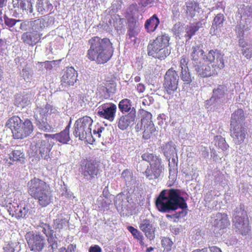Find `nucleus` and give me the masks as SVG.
<instances>
[{"label":"nucleus","instance_id":"6ab92c4d","mask_svg":"<svg viewBox=\"0 0 252 252\" xmlns=\"http://www.w3.org/2000/svg\"><path fill=\"white\" fill-rule=\"evenodd\" d=\"M246 116L244 111L242 108L235 110L231 114L230 126L245 125Z\"/></svg>","mask_w":252,"mask_h":252},{"label":"nucleus","instance_id":"1a4fd4ad","mask_svg":"<svg viewBox=\"0 0 252 252\" xmlns=\"http://www.w3.org/2000/svg\"><path fill=\"white\" fill-rule=\"evenodd\" d=\"M179 76L177 71L172 67L166 71L163 83L164 91L168 94H173L178 87Z\"/></svg>","mask_w":252,"mask_h":252},{"label":"nucleus","instance_id":"bb28decb","mask_svg":"<svg viewBox=\"0 0 252 252\" xmlns=\"http://www.w3.org/2000/svg\"><path fill=\"white\" fill-rule=\"evenodd\" d=\"M34 199L38 200V203L39 205L42 207H45L48 206L52 200V194L50 187L46 189L43 192H42L40 194L37 195V197L34 198Z\"/></svg>","mask_w":252,"mask_h":252},{"label":"nucleus","instance_id":"58836bf2","mask_svg":"<svg viewBox=\"0 0 252 252\" xmlns=\"http://www.w3.org/2000/svg\"><path fill=\"white\" fill-rule=\"evenodd\" d=\"M24 156V150L20 146L15 147L9 154V158H23Z\"/></svg>","mask_w":252,"mask_h":252},{"label":"nucleus","instance_id":"6e6552de","mask_svg":"<svg viewBox=\"0 0 252 252\" xmlns=\"http://www.w3.org/2000/svg\"><path fill=\"white\" fill-rule=\"evenodd\" d=\"M233 225L242 235H246L250 230L247 213L242 210L234 212L232 219Z\"/></svg>","mask_w":252,"mask_h":252},{"label":"nucleus","instance_id":"bf43d9fd","mask_svg":"<svg viewBox=\"0 0 252 252\" xmlns=\"http://www.w3.org/2000/svg\"><path fill=\"white\" fill-rule=\"evenodd\" d=\"M76 249V245L71 244L69 245L67 248L66 249V252H75Z\"/></svg>","mask_w":252,"mask_h":252},{"label":"nucleus","instance_id":"7c9ffc66","mask_svg":"<svg viewBox=\"0 0 252 252\" xmlns=\"http://www.w3.org/2000/svg\"><path fill=\"white\" fill-rule=\"evenodd\" d=\"M202 25L200 22H196L188 25L185 28V37L188 40H190L202 27Z\"/></svg>","mask_w":252,"mask_h":252},{"label":"nucleus","instance_id":"423d86ee","mask_svg":"<svg viewBox=\"0 0 252 252\" xmlns=\"http://www.w3.org/2000/svg\"><path fill=\"white\" fill-rule=\"evenodd\" d=\"M93 121L89 116H84L76 121L73 134L81 140H90L92 137L91 126Z\"/></svg>","mask_w":252,"mask_h":252},{"label":"nucleus","instance_id":"3c124183","mask_svg":"<svg viewBox=\"0 0 252 252\" xmlns=\"http://www.w3.org/2000/svg\"><path fill=\"white\" fill-rule=\"evenodd\" d=\"M183 27L180 23L176 24L173 27V30L175 34L179 35L183 31Z\"/></svg>","mask_w":252,"mask_h":252},{"label":"nucleus","instance_id":"39448f33","mask_svg":"<svg viewBox=\"0 0 252 252\" xmlns=\"http://www.w3.org/2000/svg\"><path fill=\"white\" fill-rule=\"evenodd\" d=\"M170 37L167 33H162L157 37L150 40L148 46V55L155 59L164 60L170 54L168 49L170 45Z\"/></svg>","mask_w":252,"mask_h":252},{"label":"nucleus","instance_id":"5701e85b","mask_svg":"<svg viewBox=\"0 0 252 252\" xmlns=\"http://www.w3.org/2000/svg\"><path fill=\"white\" fill-rule=\"evenodd\" d=\"M9 209L11 212H12V215L15 216L18 218H27L31 214V211L30 210L28 206H19L17 204L16 206L12 205L10 206Z\"/></svg>","mask_w":252,"mask_h":252},{"label":"nucleus","instance_id":"6e6d98bb","mask_svg":"<svg viewBox=\"0 0 252 252\" xmlns=\"http://www.w3.org/2000/svg\"><path fill=\"white\" fill-rule=\"evenodd\" d=\"M101 248L98 245L91 246L89 249V252H101Z\"/></svg>","mask_w":252,"mask_h":252},{"label":"nucleus","instance_id":"680f3d73","mask_svg":"<svg viewBox=\"0 0 252 252\" xmlns=\"http://www.w3.org/2000/svg\"><path fill=\"white\" fill-rule=\"evenodd\" d=\"M4 252H14V249L10 245H7L3 248Z\"/></svg>","mask_w":252,"mask_h":252},{"label":"nucleus","instance_id":"aec40b11","mask_svg":"<svg viewBox=\"0 0 252 252\" xmlns=\"http://www.w3.org/2000/svg\"><path fill=\"white\" fill-rule=\"evenodd\" d=\"M42 35V33L30 31L24 32L22 35L21 38L24 43L33 46L40 41Z\"/></svg>","mask_w":252,"mask_h":252},{"label":"nucleus","instance_id":"72a5a7b5","mask_svg":"<svg viewBox=\"0 0 252 252\" xmlns=\"http://www.w3.org/2000/svg\"><path fill=\"white\" fill-rule=\"evenodd\" d=\"M225 94V87L222 85H219L217 89H215L213 91V94L211 99L213 101H216L223 98Z\"/></svg>","mask_w":252,"mask_h":252},{"label":"nucleus","instance_id":"c9c22d12","mask_svg":"<svg viewBox=\"0 0 252 252\" xmlns=\"http://www.w3.org/2000/svg\"><path fill=\"white\" fill-rule=\"evenodd\" d=\"M127 229L135 239L139 241L140 245H143L144 244L143 236L138 230L132 226H127Z\"/></svg>","mask_w":252,"mask_h":252},{"label":"nucleus","instance_id":"c85d7f7f","mask_svg":"<svg viewBox=\"0 0 252 252\" xmlns=\"http://www.w3.org/2000/svg\"><path fill=\"white\" fill-rule=\"evenodd\" d=\"M186 14L188 17L193 18L200 10L199 4L195 0H189L186 2Z\"/></svg>","mask_w":252,"mask_h":252},{"label":"nucleus","instance_id":"5fc2aeb1","mask_svg":"<svg viewBox=\"0 0 252 252\" xmlns=\"http://www.w3.org/2000/svg\"><path fill=\"white\" fill-rule=\"evenodd\" d=\"M154 2V0H139V4L142 6L146 7L149 5H151Z\"/></svg>","mask_w":252,"mask_h":252},{"label":"nucleus","instance_id":"9d476101","mask_svg":"<svg viewBox=\"0 0 252 252\" xmlns=\"http://www.w3.org/2000/svg\"><path fill=\"white\" fill-rule=\"evenodd\" d=\"M50 187L44 181L34 177L28 183V191L32 197H37V195Z\"/></svg>","mask_w":252,"mask_h":252},{"label":"nucleus","instance_id":"338daca9","mask_svg":"<svg viewBox=\"0 0 252 252\" xmlns=\"http://www.w3.org/2000/svg\"><path fill=\"white\" fill-rule=\"evenodd\" d=\"M58 252H66V248L64 247H63L59 250Z\"/></svg>","mask_w":252,"mask_h":252},{"label":"nucleus","instance_id":"20e7f679","mask_svg":"<svg viewBox=\"0 0 252 252\" xmlns=\"http://www.w3.org/2000/svg\"><path fill=\"white\" fill-rule=\"evenodd\" d=\"M5 126L11 130L14 139H23L27 138L33 130V125L30 119H26L23 121L17 116H13L9 118Z\"/></svg>","mask_w":252,"mask_h":252},{"label":"nucleus","instance_id":"4468645a","mask_svg":"<svg viewBox=\"0 0 252 252\" xmlns=\"http://www.w3.org/2000/svg\"><path fill=\"white\" fill-rule=\"evenodd\" d=\"M77 72L73 67H66L62 72L61 84L65 87L73 86L77 80Z\"/></svg>","mask_w":252,"mask_h":252},{"label":"nucleus","instance_id":"7ed1b4c3","mask_svg":"<svg viewBox=\"0 0 252 252\" xmlns=\"http://www.w3.org/2000/svg\"><path fill=\"white\" fill-rule=\"evenodd\" d=\"M166 191L165 189L162 190L156 200L155 204L159 212L169 213L179 208L186 209L188 208L185 199L180 195V190L170 189L167 196Z\"/></svg>","mask_w":252,"mask_h":252},{"label":"nucleus","instance_id":"a18cd8bd","mask_svg":"<svg viewBox=\"0 0 252 252\" xmlns=\"http://www.w3.org/2000/svg\"><path fill=\"white\" fill-rule=\"evenodd\" d=\"M189 59L186 55H183L180 60V67L181 70L189 69L188 64Z\"/></svg>","mask_w":252,"mask_h":252},{"label":"nucleus","instance_id":"de8ad7c7","mask_svg":"<svg viewBox=\"0 0 252 252\" xmlns=\"http://www.w3.org/2000/svg\"><path fill=\"white\" fill-rule=\"evenodd\" d=\"M4 20L5 24L10 28L13 27L17 22L20 21V20H16L14 19L9 18L7 16L4 17Z\"/></svg>","mask_w":252,"mask_h":252},{"label":"nucleus","instance_id":"603ef678","mask_svg":"<svg viewBox=\"0 0 252 252\" xmlns=\"http://www.w3.org/2000/svg\"><path fill=\"white\" fill-rule=\"evenodd\" d=\"M106 91L108 93L112 92V90H115L116 85V83L114 81H112L111 83H108V81H106L105 84Z\"/></svg>","mask_w":252,"mask_h":252},{"label":"nucleus","instance_id":"37998d69","mask_svg":"<svg viewBox=\"0 0 252 252\" xmlns=\"http://www.w3.org/2000/svg\"><path fill=\"white\" fill-rule=\"evenodd\" d=\"M138 33L137 28H127V35L129 39L135 37L134 42H136L137 39L136 36L138 34Z\"/></svg>","mask_w":252,"mask_h":252},{"label":"nucleus","instance_id":"864d4df0","mask_svg":"<svg viewBox=\"0 0 252 252\" xmlns=\"http://www.w3.org/2000/svg\"><path fill=\"white\" fill-rule=\"evenodd\" d=\"M67 222L65 219L56 220L57 228L62 229L64 226L66 225Z\"/></svg>","mask_w":252,"mask_h":252},{"label":"nucleus","instance_id":"a211bd4d","mask_svg":"<svg viewBox=\"0 0 252 252\" xmlns=\"http://www.w3.org/2000/svg\"><path fill=\"white\" fill-rule=\"evenodd\" d=\"M135 111H130L126 115L121 116L118 121V126L121 130L126 129L131 124H133L135 120Z\"/></svg>","mask_w":252,"mask_h":252},{"label":"nucleus","instance_id":"f257e3e1","mask_svg":"<svg viewBox=\"0 0 252 252\" xmlns=\"http://www.w3.org/2000/svg\"><path fill=\"white\" fill-rule=\"evenodd\" d=\"M195 70L202 77L217 75L224 67V55L218 49H211L206 54L200 45L193 46L190 53Z\"/></svg>","mask_w":252,"mask_h":252},{"label":"nucleus","instance_id":"2eb2a0df","mask_svg":"<svg viewBox=\"0 0 252 252\" xmlns=\"http://www.w3.org/2000/svg\"><path fill=\"white\" fill-rule=\"evenodd\" d=\"M213 226L219 230H224L230 225L228 216L226 213H218L213 221Z\"/></svg>","mask_w":252,"mask_h":252},{"label":"nucleus","instance_id":"4d7b16f0","mask_svg":"<svg viewBox=\"0 0 252 252\" xmlns=\"http://www.w3.org/2000/svg\"><path fill=\"white\" fill-rule=\"evenodd\" d=\"M136 88L139 93H142L145 90V86L142 83H138Z\"/></svg>","mask_w":252,"mask_h":252},{"label":"nucleus","instance_id":"8fccbe9b","mask_svg":"<svg viewBox=\"0 0 252 252\" xmlns=\"http://www.w3.org/2000/svg\"><path fill=\"white\" fill-rule=\"evenodd\" d=\"M186 215L187 212L184 211H181L172 214V216H174V222H177L179 219L185 217Z\"/></svg>","mask_w":252,"mask_h":252},{"label":"nucleus","instance_id":"f8f14e48","mask_svg":"<svg viewBox=\"0 0 252 252\" xmlns=\"http://www.w3.org/2000/svg\"><path fill=\"white\" fill-rule=\"evenodd\" d=\"M148 162L150 166L148 167L145 171V174L147 178L150 180H154L158 178L161 172L162 166L160 158H148Z\"/></svg>","mask_w":252,"mask_h":252},{"label":"nucleus","instance_id":"052dcab7","mask_svg":"<svg viewBox=\"0 0 252 252\" xmlns=\"http://www.w3.org/2000/svg\"><path fill=\"white\" fill-rule=\"evenodd\" d=\"M6 46L5 42L2 39H0V54L3 53Z\"/></svg>","mask_w":252,"mask_h":252},{"label":"nucleus","instance_id":"69168bd1","mask_svg":"<svg viewBox=\"0 0 252 252\" xmlns=\"http://www.w3.org/2000/svg\"><path fill=\"white\" fill-rule=\"evenodd\" d=\"M217 9H218L219 7L222 9L223 10L225 9V6L223 5V2H220L219 3L217 4V5L216 6Z\"/></svg>","mask_w":252,"mask_h":252},{"label":"nucleus","instance_id":"0e129e2a","mask_svg":"<svg viewBox=\"0 0 252 252\" xmlns=\"http://www.w3.org/2000/svg\"><path fill=\"white\" fill-rule=\"evenodd\" d=\"M128 174H129V171L128 170H125L122 173V177L125 179V180H126Z\"/></svg>","mask_w":252,"mask_h":252},{"label":"nucleus","instance_id":"774afa93","mask_svg":"<svg viewBox=\"0 0 252 252\" xmlns=\"http://www.w3.org/2000/svg\"><path fill=\"white\" fill-rule=\"evenodd\" d=\"M140 80H141V78H140V76H136L134 78V81L136 82H139L140 81Z\"/></svg>","mask_w":252,"mask_h":252},{"label":"nucleus","instance_id":"f03ea898","mask_svg":"<svg viewBox=\"0 0 252 252\" xmlns=\"http://www.w3.org/2000/svg\"><path fill=\"white\" fill-rule=\"evenodd\" d=\"M88 44L90 48L86 57L90 61H94L97 64L106 63L113 55V44L107 37H92L88 40Z\"/></svg>","mask_w":252,"mask_h":252},{"label":"nucleus","instance_id":"473e14b6","mask_svg":"<svg viewBox=\"0 0 252 252\" xmlns=\"http://www.w3.org/2000/svg\"><path fill=\"white\" fill-rule=\"evenodd\" d=\"M108 22L117 31H121L123 28L124 19L121 18L119 15H113Z\"/></svg>","mask_w":252,"mask_h":252},{"label":"nucleus","instance_id":"dca6fc26","mask_svg":"<svg viewBox=\"0 0 252 252\" xmlns=\"http://www.w3.org/2000/svg\"><path fill=\"white\" fill-rule=\"evenodd\" d=\"M82 174L84 177L90 176V179L94 178L98 174V169L95 164L87 159L82 162Z\"/></svg>","mask_w":252,"mask_h":252},{"label":"nucleus","instance_id":"9b49d317","mask_svg":"<svg viewBox=\"0 0 252 252\" xmlns=\"http://www.w3.org/2000/svg\"><path fill=\"white\" fill-rule=\"evenodd\" d=\"M97 109V115L100 118L110 122L114 121L117 111V106L115 104L105 103L99 106Z\"/></svg>","mask_w":252,"mask_h":252},{"label":"nucleus","instance_id":"393cba45","mask_svg":"<svg viewBox=\"0 0 252 252\" xmlns=\"http://www.w3.org/2000/svg\"><path fill=\"white\" fill-rule=\"evenodd\" d=\"M159 23V19L157 15L155 14L145 21L144 24L145 29L148 33H153L156 31Z\"/></svg>","mask_w":252,"mask_h":252},{"label":"nucleus","instance_id":"e433bc0d","mask_svg":"<svg viewBox=\"0 0 252 252\" xmlns=\"http://www.w3.org/2000/svg\"><path fill=\"white\" fill-rule=\"evenodd\" d=\"M131 101L127 98L122 99L119 103V108L122 113L129 112L131 109Z\"/></svg>","mask_w":252,"mask_h":252},{"label":"nucleus","instance_id":"49530a36","mask_svg":"<svg viewBox=\"0 0 252 252\" xmlns=\"http://www.w3.org/2000/svg\"><path fill=\"white\" fill-rule=\"evenodd\" d=\"M173 244L171 240L168 237H163L161 240L162 246L167 250H171Z\"/></svg>","mask_w":252,"mask_h":252},{"label":"nucleus","instance_id":"c756f323","mask_svg":"<svg viewBox=\"0 0 252 252\" xmlns=\"http://www.w3.org/2000/svg\"><path fill=\"white\" fill-rule=\"evenodd\" d=\"M161 150L166 158H174L177 156L176 146L172 141L163 144L161 147Z\"/></svg>","mask_w":252,"mask_h":252},{"label":"nucleus","instance_id":"e2e57ef3","mask_svg":"<svg viewBox=\"0 0 252 252\" xmlns=\"http://www.w3.org/2000/svg\"><path fill=\"white\" fill-rule=\"evenodd\" d=\"M45 63V66L44 67L47 69V70H51L53 68V66L51 63L49 61H46L44 63Z\"/></svg>","mask_w":252,"mask_h":252},{"label":"nucleus","instance_id":"b1692460","mask_svg":"<svg viewBox=\"0 0 252 252\" xmlns=\"http://www.w3.org/2000/svg\"><path fill=\"white\" fill-rule=\"evenodd\" d=\"M225 20V18L223 14L219 13L217 14L213 19L210 29V33L214 35L219 33L220 31L221 28L223 27Z\"/></svg>","mask_w":252,"mask_h":252},{"label":"nucleus","instance_id":"0eeeda50","mask_svg":"<svg viewBox=\"0 0 252 252\" xmlns=\"http://www.w3.org/2000/svg\"><path fill=\"white\" fill-rule=\"evenodd\" d=\"M29 248L34 252H40L46 246V239L39 232L29 231L25 235Z\"/></svg>","mask_w":252,"mask_h":252},{"label":"nucleus","instance_id":"13d9d810","mask_svg":"<svg viewBox=\"0 0 252 252\" xmlns=\"http://www.w3.org/2000/svg\"><path fill=\"white\" fill-rule=\"evenodd\" d=\"M104 129V128L102 126L98 127L97 129H94L93 130V133L94 134H97V137L100 138L101 137V133Z\"/></svg>","mask_w":252,"mask_h":252},{"label":"nucleus","instance_id":"f3484780","mask_svg":"<svg viewBox=\"0 0 252 252\" xmlns=\"http://www.w3.org/2000/svg\"><path fill=\"white\" fill-rule=\"evenodd\" d=\"M139 227L148 239L152 240L155 238L156 228L150 220L146 219L142 220L139 223Z\"/></svg>","mask_w":252,"mask_h":252},{"label":"nucleus","instance_id":"cd10ccee","mask_svg":"<svg viewBox=\"0 0 252 252\" xmlns=\"http://www.w3.org/2000/svg\"><path fill=\"white\" fill-rule=\"evenodd\" d=\"M51 109L52 106L48 103H47L43 107H37L34 114V118L38 122H43L44 120L46 119L49 112Z\"/></svg>","mask_w":252,"mask_h":252},{"label":"nucleus","instance_id":"f704fd0d","mask_svg":"<svg viewBox=\"0 0 252 252\" xmlns=\"http://www.w3.org/2000/svg\"><path fill=\"white\" fill-rule=\"evenodd\" d=\"M144 130L143 132V138L144 139H150L156 132V128L154 124H151L144 127Z\"/></svg>","mask_w":252,"mask_h":252},{"label":"nucleus","instance_id":"09e8293b","mask_svg":"<svg viewBox=\"0 0 252 252\" xmlns=\"http://www.w3.org/2000/svg\"><path fill=\"white\" fill-rule=\"evenodd\" d=\"M127 28H137L138 21L135 18L132 16L127 20Z\"/></svg>","mask_w":252,"mask_h":252},{"label":"nucleus","instance_id":"2f4dec72","mask_svg":"<svg viewBox=\"0 0 252 252\" xmlns=\"http://www.w3.org/2000/svg\"><path fill=\"white\" fill-rule=\"evenodd\" d=\"M138 114L141 118V127H145L146 126L154 124L152 121V115L143 109H141L138 111Z\"/></svg>","mask_w":252,"mask_h":252},{"label":"nucleus","instance_id":"412c9836","mask_svg":"<svg viewBox=\"0 0 252 252\" xmlns=\"http://www.w3.org/2000/svg\"><path fill=\"white\" fill-rule=\"evenodd\" d=\"M70 124H68L65 129L59 133L55 134H45L46 138L50 137L52 139H56L60 143L63 144L67 143L70 139L69 136Z\"/></svg>","mask_w":252,"mask_h":252},{"label":"nucleus","instance_id":"4be33fe9","mask_svg":"<svg viewBox=\"0 0 252 252\" xmlns=\"http://www.w3.org/2000/svg\"><path fill=\"white\" fill-rule=\"evenodd\" d=\"M27 26L31 27V31L36 32L37 33H41V32L44 27L43 21L40 19L30 22H23L20 25V29H24Z\"/></svg>","mask_w":252,"mask_h":252},{"label":"nucleus","instance_id":"4c0bfd02","mask_svg":"<svg viewBox=\"0 0 252 252\" xmlns=\"http://www.w3.org/2000/svg\"><path fill=\"white\" fill-rule=\"evenodd\" d=\"M215 140L217 143L218 147L222 149L223 151H225L228 148V145L227 144L224 138L222 137L220 135H217L215 137Z\"/></svg>","mask_w":252,"mask_h":252},{"label":"nucleus","instance_id":"79ce46f5","mask_svg":"<svg viewBox=\"0 0 252 252\" xmlns=\"http://www.w3.org/2000/svg\"><path fill=\"white\" fill-rule=\"evenodd\" d=\"M192 252H222L220 249L216 247L212 246L209 248H204L201 249H195Z\"/></svg>","mask_w":252,"mask_h":252},{"label":"nucleus","instance_id":"a19ab883","mask_svg":"<svg viewBox=\"0 0 252 252\" xmlns=\"http://www.w3.org/2000/svg\"><path fill=\"white\" fill-rule=\"evenodd\" d=\"M40 227L42 229V231L46 236H52L54 233V231L52 229L51 226L47 223L42 222L40 224Z\"/></svg>","mask_w":252,"mask_h":252},{"label":"nucleus","instance_id":"c03bdc74","mask_svg":"<svg viewBox=\"0 0 252 252\" xmlns=\"http://www.w3.org/2000/svg\"><path fill=\"white\" fill-rule=\"evenodd\" d=\"M178 158H171V161L169 159L168 165L169 167V171L170 172L172 171H176L177 170L178 168Z\"/></svg>","mask_w":252,"mask_h":252},{"label":"nucleus","instance_id":"a878e982","mask_svg":"<svg viewBox=\"0 0 252 252\" xmlns=\"http://www.w3.org/2000/svg\"><path fill=\"white\" fill-rule=\"evenodd\" d=\"M239 45L241 48L242 54L247 59L252 58V41L241 38L239 40Z\"/></svg>","mask_w":252,"mask_h":252},{"label":"nucleus","instance_id":"ddd939ff","mask_svg":"<svg viewBox=\"0 0 252 252\" xmlns=\"http://www.w3.org/2000/svg\"><path fill=\"white\" fill-rule=\"evenodd\" d=\"M247 130L246 126H230V134L236 144L240 145L244 142L248 135Z\"/></svg>","mask_w":252,"mask_h":252},{"label":"nucleus","instance_id":"ea45409f","mask_svg":"<svg viewBox=\"0 0 252 252\" xmlns=\"http://www.w3.org/2000/svg\"><path fill=\"white\" fill-rule=\"evenodd\" d=\"M180 76L181 79L187 84H189L192 81L189 69L181 70Z\"/></svg>","mask_w":252,"mask_h":252}]
</instances>
